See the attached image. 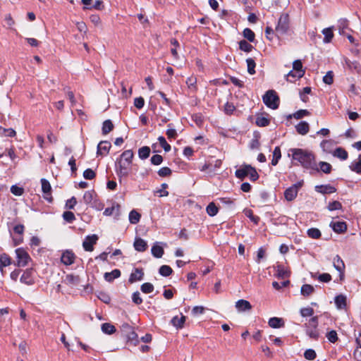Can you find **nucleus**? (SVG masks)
Here are the masks:
<instances>
[{
    "mask_svg": "<svg viewBox=\"0 0 361 361\" xmlns=\"http://www.w3.org/2000/svg\"><path fill=\"white\" fill-rule=\"evenodd\" d=\"M288 157H291L295 165H300L307 170L319 172L314 154L310 150L301 148H291L288 150Z\"/></svg>",
    "mask_w": 361,
    "mask_h": 361,
    "instance_id": "1",
    "label": "nucleus"
},
{
    "mask_svg": "<svg viewBox=\"0 0 361 361\" xmlns=\"http://www.w3.org/2000/svg\"><path fill=\"white\" fill-rule=\"evenodd\" d=\"M318 317H312L307 323L305 324V333L312 339L317 341L320 336L318 329Z\"/></svg>",
    "mask_w": 361,
    "mask_h": 361,
    "instance_id": "2",
    "label": "nucleus"
},
{
    "mask_svg": "<svg viewBox=\"0 0 361 361\" xmlns=\"http://www.w3.org/2000/svg\"><path fill=\"white\" fill-rule=\"evenodd\" d=\"M262 99L265 105L272 109H276L279 106V97L273 90L267 91Z\"/></svg>",
    "mask_w": 361,
    "mask_h": 361,
    "instance_id": "3",
    "label": "nucleus"
},
{
    "mask_svg": "<svg viewBox=\"0 0 361 361\" xmlns=\"http://www.w3.org/2000/svg\"><path fill=\"white\" fill-rule=\"evenodd\" d=\"M290 27V18L288 13H282L278 20L276 26V32L279 35H285L287 33Z\"/></svg>",
    "mask_w": 361,
    "mask_h": 361,
    "instance_id": "4",
    "label": "nucleus"
},
{
    "mask_svg": "<svg viewBox=\"0 0 361 361\" xmlns=\"http://www.w3.org/2000/svg\"><path fill=\"white\" fill-rule=\"evenodd\" d=\"M15 252L17 258L15 265L18 267H23L27 265L29 261L31 260L27 252L23 247L17 248Z\"/></svg>",
    "mask_w": 361,
    "mask_h": 361,
    "instance_id": "5",
    "label": "nucleus"
},
{
    "mask_svg": "<svg viewBox=\"0 0 361 361\" xmlns=\"http://www.w3.org/2000/svg\"><path fill=\"white\" fill-rule=\"evenodd\" d=\"M115 166L116 174L120 179L128 176L131 164L117 159Z\"/></svg>",
    "mask_w": 361,
    "mask_h": 361,
    "instance_id": "6",
    "label": "nucleus"
},
{
    "mask_svg": "<svg viewBox=\"0 0 361 361\" xmlns=\"http://www.w3.org/2000/svg\"><path fill=\"white\" fill-rule=\"evenodd\" d=\"M20 281L21 283L31 286L35 283L34 279V270L32 268L26 269L22 276H20Z\"/></svg>",
    "mask_w": 361,
    "mask_h": 361,
    "instance_id": "7",
    "label": "nucleus"
},
{
    "mask_svg": "<svg viewBox=\"0 0 361 361\" xmlns=\"http://www.w3.org/2000/svg\"><path fill=\"white\" fill-rule=\"evenodd\" d=\"M98 236L95 234L86 237L82 243V247L85 251L91 252L94 249V245L97 243Z\"/></svg>",
    "mask_w": 361,
    "mask_h": 361,
    "instance_id": "8",
    "label": "nucleus"
},
{
    "mask_svg": "<svg viewBox=\"0 0 361 361\" xmlns=\"http://www.w3.org/2000/svg\"><path fill=\"white\" fill-rule=\"evenodd\" d=\"M41 184H42V190L44 193V198L49 202L52 201V197H51V187L49 183V182L45 179L42 178L41 179Z\"/></svg>",
    "mask_w": 361,
    "mask_h": 361,
    "instance_id": "9",
    "label": "nucleus"
},
{
    "mask_svg": "<svg viewBox=\"0 0 361 361\" xmlns=\"http://www.w3.org/2000/svg\"><path fill=\"white\" fill-rule=\"evenodd\" d=\"M75 259V254L70 250H66L61 255V261L65 265H71L74 263Z\"/></svg>",
    "mask_w": 361,
    "mask_h": 361,
    "instance_id": "10",
    "label": "nucleus"
},
{
    "mask_svg": "<svg viewBox=\"0 0 361 361\" xmlns=\"http://www.w3.org/2000/svg\"><path fill=\"white\" fill-rule=\"evenodd\" d=\"M111 145L109 141H101L97 145V155H106L109 153Z\"/></svg>",
    "mask_w": 361,
    "mask_h": 361,
    "instance_id": "11",
    "label": "nucleus"
},
{
    "mask_svg": "<svg viewBox=\"0 0 361 361\" xmlns=\"http://www.w3.org/2000/svg\"><path fill=\"white\" fill-rule=\"evenodd\" d=\"M314 188L317 192L323 195L331 194L336 191V188L330 184L316 185Z\"/></svg>",
    "mask_w": 361,
    "mask_h": 361,
    "instance_id": "12",
    "label": "nucleus"
},
{
    "mask_svg": "<svg viewBox=\"0 0 361 361\" xmlns=\"http://www.w3.org/2000/svg\"><path fill=\"white\" fill-rule=\"evenodd\" d=\"M332 155L342 161H345L348 158V152L343 147H338L332 152Z\"/></svg>",
    "mask_w": 361,
    "mask_h": 361,
    "instance_id": "13",
    "label": "nucleus"
},
{
    "mask_svg": "<svg viewBox=\"0 0 361 361\" xmlns=\"http://www.w3.org/2000/svg\"><path fill=\"white\" fill-rule=\"evenodd\" d=\"M249 164H243L240 169L235 171V176L241 180H243L246 176H248L249 174Z\"/></svg>",
    "mask_w": 361,
    "mask_h": 361,
    "instance_id": "14",
    "label": "nucleus"
},
{
    "mask_svg": "<svg viewBox=\"0 0 361 361\" xmlns=\"http://www.w3.org/2000/svg\"><path fill=\"white\" fill-rule=\"evenodd\" d=\"M235 307L239 312H245L250 310L252 305L249 301L241 299L235 302Z\"/></svg>",
    "mask_w": 361,
    "mask_h": 361,
    "instance_id": "15",
    "label": "nucleus"
},
{
    "mask_svg": "<svg viewBox=\"0 0 361 361\" xmlns=\"http://www.w3.org/2000/svg\"><path fill=\"white\" fill-rule=\"evenodd\" d=\"M133 246L135 250L137 252H144L148 247L147 242L140 238H135Z\"/></svg>",
    "mask_w": 361,
    "mask_h": 361,
    "instance_id": "16",
    "label": "nucleus"
},
{
    "mask_svg": "<svg viewBox=\"0 0 361 361\" xmlns=\"http://www.w3.org/2000/svg\"><path fill=\"white\" fill-rule=\"evenodd\" d=\"M293 69L297 72L298 79L301 78L305 73V71L302 68V63L300 60H295L293 63Z\"/></svg>",
    "mask_w": 361,
    "mask_h": 361,
    "instance_id": "17",
    "label": "nucleus"
},
{
    "mask_svg": "<svg viewBox=\"0 0 361 361\" xmlns=\"http://www.w3.org/2000/svg\"><path fill=\"white\" fill-rule=\"evenodd\" d=\"M334 232L337 233H344L347 230V225L344 221H336L331 224Z\"/></svg>",
    "mask_w": 361,
    "mask_h": 361,
    "instance_id": "18",
    "label": "nucleus"
},
{
    "mask_svg": "<svg viewBox=\"0 0 361 361\" xmlns=\"http://www.w3.org/2000/svg\"><path fill=\"white\" fill-rule=\"evenodd\" d=\"M295 130L298 134L305 135L309 132L310 126L306 121H300L295 126Z\"/></svg>",
    "mask_w": 361,
    "mask_h": 361,
    "instance_id": "19",
    "label": "nucleus"
},
{
    "mask_svg": "<svg viewBox=\"0 0 361 361\" xmlns=\"http://www.w3.org/2000/svg\"><path fill=\"white\" fill-rule=\"evenodd\" d=\"M121 271L118 269H114L111 272H106L104 274L105 281L108 282H112L114 279H118L121 276Z\"/></svg>",
    "mask_w": 361,
    "mask_h": 361,
    "instance_id": "20",
    "label": "nucleus"
},
{
    "mask_svg": "<svg viewBox=\"0 0 361 361\" xmlns=\"http://www.w3.org/2000/svg\"><path fill=\"white\" fill-rule=\"evenodd\" d=\"M143 276L144 272L142 269L136 268L135 269L134 271L131 273L129 278V282L134 283L136 281H141L143 278Z\"/></svg>",
    "mask_w": 361,
    "mask_h": 361,
    "instance_id": "21",
    "label": "nucleus"
},
{
    "mask_svg": "<svg viewBox=\"0 0 361 361\" xmlns=\"http://www.w3.org/2000/svg\"><path fill=\"white\" fill-rule=\"evenodd\" d=\"M349 168L352 171L361 174V154L359 155L357 159L350 163Z\"/></svg>",
    "mask_w": 361,
    "mask_h": 361,
    "instance_id": "22",
    "label": "nucleus"
},
{
    "mask_svg": "<svg viewBox=\"0 0 361 361\" xmlns=\"http://www.w3.org/2000/svg\"><path fill=\"white\" fill-rule=\"evenodd\" d=\"M133 157V152L131 149H128L124 151L118 159L132 165Z\"/></svg>",
    "mask_w": 361,
    "mask_h": 361,
    "instance_id": "23",
    "label": "nucleus"
},
{
    "mask_svg": "<svg viewBox=\"0 0 361 361\" xmlns=\"http://www.w3.org/2000/svg\"><path fill=\"white\" fill-rule=\"evenodd\" d=\"M11 264V257L6 253L0 255V270L3 273L4 267H8Z\"/></svg>",
    "mask_w": 361,
    "mask_h": 361,
    "instance_id": "24",
    "label": "nucleus"
},
{
    "mask_svg": "<svg viewBox=\"0 0 361 361\" xmlns=\"http://www.w3.org/2000/svg\"><path fill=\"white\" fill-rule=\"evenodd\" d=\"M268 324L271 328H280L284 326V322L282 318L271 317L269 319Z\"/></svg>",
    "mask_w": 361,
    "mask_h": 361,
    "instance_id": "25",
    "label": "nucleus"
},
{
    "mask_svg": "<svg viewBox=\"0 0 361 361\" xmlns=\"http://www.w3.org/2000/svg\"><path fill=\"white\" fill-rule=\"evenodd\" d=\"M334 267L341 274H343L344 269H345V264H344L343 261L341 259V258L338 255H336L334 258Z\"/></svg>",
    "mask_w": 361,
    "mask_h": 361,
    "instance_id": "26",
    "label": "nucleus"
},
{
    "mask_svg": "<svg viewBox=\"0 0 361 361\" xmlns=\"http://www.w3.org/2000/svg\"><path fill=\"white\" fill-rule=\"evenodd\" d=\"M334 142L332 140H324L320 143V147L324 152H326L327 153H331V149L334 146Z\"/></svg>",
    "mask_w": 361,
    "mask_h": 361,
    "instance_id": "27",
    "label": "nucleus"
},
{
    "mask_svg": "<svg viewBox=\"0 0 361 361\" xmlns=\"http://www.w3.org/2000/svg\"><path fill=\"white\" fill-rule=\"evenodd\" d=\"M151 252L152 255L156 258H161L164 253L163 247L158 245L157 243L152 247Z\"/></svg>",
    "mask_w": 361,
    "mask_h": 361,
    "instance_id": "28",
    "label": "nucleus"
},
{
    "mask_svg": "<svg viewBox=\"0 0 361 361\" xmlns=\"http://www.w3.org/2000/svg\"><path fill=\"white\" fill-rule=\"evenodd\" d=\"M319 166V171H321L326 174H329L332 171V166L326 161H319L317 166Z\"/></svg>",
    "mask_w": 361,
    "mask_h": 361,
    "instance_id": "29",
    "label": "nucleus"
},
{
    "mask_svg": "<svg viewBox=\"0 0 361 361\" xmlns=\"http://www.w3.org/2000/svg\"><path fill=\"white\" fill-rule=\"evenodd\" d=\"M298 192L293 188L289 187L284 192V196L286 200L292 201L297 197Z\"/></svg>",
    "mask_w": 361,
    "mask_h": 361,
    "instance_id": "30",
    "label": "nucleus"
},
{
    "mask_svg": "<svg viewBox=\"0 0 361 361\" xmlns=\"http://www.w3.org/2000/svg\"><path fill=\"white\" fill-rule=\"evenodd\" d=\"M114 129V124L108 119L103 122L102 131L103 135H107Z\"/></svg>",
    "mask_w": 361,
    "mask_h": 361,
    "instance_id": "31",
    "label": "nucleus"
},
{
    "mask_svg": "<svg viewBox=\"0 0 361 361\" xmlns=\"http://www.w3.org/2000/svg\"><path fill=\"white\" fill-rule=\"evenodd\" d=\"M335 304L339 309L343 308L346 305V298L343 295H338L335 297Z\"/></svg>",
    "mask_w": 361,
    "mask_h": 361,
    "instance_id": "32",
    "label": "nucleus"
},
{
    "mask_svg": "<svg viewBox=\"0 0 361 361\" xmlns=\"http://www.w3.org/2000/svg\"><path fill=\"white\" fill-rule=\"evenodd\" d=\"M207 213L210 216H214L217 214L219 212V208L214 202H210L207 208H206Z\"/></svg>",
    "mask_w": 361,
    "mask_h": 361,
    "instance_id": "33",
    "label": "nucleus"
},
{
    "mask_svg": "<svg viewBox=\"0 0 361 361\" xmlns=\"http://www.w3.org/2000/svg\"><path fill=\"white\" fill-rule=\"evenodd\" d=\"M150 154V148L147 146H144L138 149V156L141 159H145L149 157Z\"/></svg>",
    "mask_w": 361,
    "mask_h": 361,
    "instance_id": "34",
    "label": "nucleus"
},
{
    "mask_svg": "<svg viewBox=\"0 0 361 361\" xmlns=\"http://www.w3.org/2000/svg\"><path fill=\"white\" fill-rule=\"evenodd\" d=\"M281 157V149L279 147H276L273 151V158L271 160V164L273 166H276L278 164Z\"/></svg>",
    "mask_w": 361,
    "mask_h": 361,
    "instance_id": "35",
    "label": "nucleus"
},
{
    "mask_svg": "<svg viewBox=\"0 0 361 361\" xmlns=\"http://www.w3.org/2000/svg\"><path fill=\"white\" fill-rule=\"evenodd\" d=\"M141 215L135 209L132 210L129 214V221L132 224H136L140 221Z\"/></svg>",
    "mask_w": 361,
    "mask_h": 361,
    "instance_id": "36",
    "label": "nucleus"
},
{
    "mask_svg": "<svg viewBox=\"0 0 361 361\" xmlns=\"http://www.w3.org/2000/svg\"><path fill=\"white\" fill-rule=\"evenodd\" d=\"M322 34L324 35V42L325 43L330 42L334 37L333 30L331 27L324 28L322 30Z\"/></svg>",
    "mask_w": 361,
    "mask_h": 361,
    "instance_id": "37",
    "label": "nucleus"
},
{
    "mask_svg": "<svg viewBox=\"0 0 361 361\" xmlns=\"http://www.w3.org/2000/svg\"><path fill=\"white\" fill-rule=\"evenodd\" d=\"M276 277L280 279H284L289 276V274L287 270L285 269L282 265H278L276 267Z\"/></svg>",
    "mask_w": 361,
    "mask_h": 361,
    "instance_id": "38",
    "label": "nucleus"
},
{
    "mask_svg": "<svg viewBox=\"0 0 361 361\" xmlns=\"http://www.w3.org/2000/svg\"><path fill=\"white\" fill-rule=\"evenodd\" d=\"M239 48L240 50L247 53L254 49L253 46L245 39L240 41Z\"/></svg>",
    "mask_w": 361,
    "mask_h": 361,
    "instance_id": "39",
    "label": "nucleus"
},
{
    "mask_svg": "<svg viewBox=\"0 0 361 361\" xmlns=\"http://www.w3.org/2000/svg\"><path fill=\"white\" fill-rule=\"evenodd\" d=\"M102 331L106 334H112L116 331V328L114 325L109 323H104L102 324Z\"/></svg>",
    "mask_w": 361,
    "mask_h": 361,
    "instance_id": "40",
    "label": "nucleus"
},
{
    "mask_svg": "<svg viewBox=\"0 0 361 361\" xmlns=\"http://www.w3.org/2000/svg\"><path fill=\"white\" fill-rule=\"evenodd\" d=\"M301 294L304 296H309L314 291V288L310 284H304L301 287Z\"/></svg>",
    "mask_w": 361,
    "mask_h": 361,
    "instance_id": "41",
    "label": "nucleus"
},
{
    "mask_svg": "<svg viewBox=\"0 0 361 361\" xmlns=\"http://www.w3.org/2000/svg\"><path fill=\"white\" fill-rule=\"evenodd\" d=\"M307 234L310 238L313 239H318L322 235L321 231L316 228H309L307 231Z\"/></svg>",
    "mask_w": 361,
    "mask_h": 361,
    "instance_id": "42",
    "label": "nucleus"
},
{
    "mask_svg": "<svg viewBox=\"0 0 361 361\" xmlns=\"http://www.w3.org/2000/svg\"><path fill=\"white\" fill-rule=\"evenodd\" d=\"M247 66V72L250 75H253L255 73V67L256 63L255 60L252 58H248L246 59Z\"/></svg>",
    "mask_w": 361,
    "mask_h": 361,
    "instance_id": "43",
    "label": "nucleus"
},
{
    "mask_svg": "<svg viewBox=\"0 0 361 361\" xmlns=\"http://www.w3.org/2000/svg\"><path fill=\"white\" fill-rule=\"evenodd\" d=\"M185 321V317L184 316L182 315L180 317L176 316L171 319V323L178 328H182Z\"/></svg>",
    "mask_w": 361,
    "mask_h": 361,
    "instance_id": "44",
    "label": "nucleus"
},
{
    "mask_svg": "<svg viewBox=\"0 0 361 361\" xmlns=\"http://www.w3.org/2000/svg\"><path fill=\"white\" fill-rule=\"evenodd\" d=\"M172 269L168 265H162L159 269V273L163 276H169L172 274Z\"/></svg>",
    "mask_w": 361,
    "mask_h": 361,
    "instance_id": "45",
    "label": "nucleus"
},
{
    "mask_svg": "<svg viewBox=\"0 0 361 361\" xmlns=\"http://www.w3.org/2000/svg\"><path fill=\"white\" fill-rule=\"evenodd\" d=\"M243 37L246 38L249 42H252L255 40V35L254 32L250 28H245L243 32Z\"/></svg>",
    "mask_w": 361,
    "mask_h": 361,
    "instance_id": "46",
    "label": "nucleus"
},
{
    "mask_svg": "<svg viewBox=\"0 0 361 361\" xmlns=\"http://www.w3.org/2000/svg\"><path fill=\"white\" fill-rule=\"evenodd\" d=\"M255 123L259 127H265L269 125L270 121L264 116H257L256 118Z\"/></svg>",
    "mask_w": 361,
    "mask_h": 361,
    "instance_id": "47",
    "label": "nucleus"
},
{
    "mask_svg": "<svg viewBox=\"0 0 361 361\" xmlns=\"http://www.w3.org/2000/svg\"><path fill=\"white\" fill-rule=\"evenodd\" d=\"M127 341L136 345L139 343L137 334L133 331H130L127 335Z\"/></svg>",
    "mask_w": 361,
    "mask_h": 361,
    "instance_id": "48",
    "label": "nucleus"
},
{
    "mask_svg": "<svg viewBox=\"0 0 361 361\" xmlns=\"http://www.w3.org/2000/svg\"><path fill=\"white\" fill-rule=\"evenodd\" d=\"M66 281L68 284L78 285L80 281V278L78 276L68 274L66 277Z\"/></svg>",
    "mask_w": 361,
    "mask_h": 361,
    "instance_id": "49",
    "label": "nucleus"
},
{
    "mask_svg": "<svg viewBox=\"0 0 361 361\" xmlns=\"http://www.w3.org/2000/svg\"><path fill=\"white\" fill-rule=\"evenodd\" d=\"M157 173L160 177H168L171 175L172 171L170 168H169L167 166H164V167L161 168L157 171Z\"/></svg>",
    "mask_w": 361,
    "mask_h": 361,
    "instance_id": "50",
    "label": "nucleus"
},
{
    "mask_svg": "<svg viewBox=\"0 0 361 361\" xmlns=\"http://www.w3.org/2000/svg\"><path fill=\"white\" fill-rule=\"evenodd\" d=\"M300 313L303 317H312L314 314V310L310 307H303L300 309Z\"/></svg>",
    "mask_w": 361,
    "mask_h": 361,
    "instance_id": "51",
    "label": "nucleus"
},
{
    "mask_svg": "<svg viewBox=\"0 0 361 361\" xmlns=\"http://www.w3.org/2000/svg\"><path fill=\"white\" fill-rule=\"evenodd\" d=\"M311 92V88L310 87H305L302 89V90L300 92V97L301 100L304 102H307L308 100V97L307 94H309Z\"/></svg>",
    "mask_w": 361,
    "mask_h": 361,
    "instance_id": "52",
    "label": "nucleus"
},
{
    "mask_svg": "<svg viewBox=\"0 0 361 361\" xmlns=\"http://www.w3.org/2000/svg\"><path fill=\"white\" fill-rule=\"evenodd\" d=\"M159 142L161 147L164 149L165 152H169L171 149V145L167 143L166 139L163 136H159L158 137Z\"/></svg>",
    "mask_w": 361,
    "mask_h": 361,
    "instance_id": "53",
    "label": "nucleus"
},
{
    "mask_svg": "<svg viewBox=\"0 0 361 361\" xmlns=\"http://www.w3.org/2000/svg\"><path fill=\"white\" fill-rule=\"evenodd\" d=\"M63 218L68 223H72L75 219L74 214L70 211L64 212L63 214Z\"/></svg>",
    "mask_w": 361,
    "mask_h": 361,
    "instance_id": "54",
    "label": "nucleus"
},
{
    "mask_svg": "<svg viewBox=\"0 0 361 361\" xmlns=\"http://www.w3.org/2000/svg\"><path fill=\"white\" fill-rule=\"evenodd\" d=\"M140 289L144 293H151L154 290V286L150 283H144Z\"/></svg>",
    "mask_w": 361,
    "mask_h": 361,
    "instance_id": "55",
    "label": "nucleus"
},
{
    "mask_svg": "<svg viewBox=\"0 0 361 361\" xmlns=\"http://www.w3.org/2000/svg\"><path fill=\"white\" fill-rule=\"evenodd\" d=\"M317 354L313 349H307L304 353V357L308 360H313L316 358Z\"/></svg>",
    "mask_w": 361,
    "mask_h": 361,
    "instance_id": "56",
    "label": "nucleus"
},
{
    "mask_svg": "<svg viewBox=\"0 0 361 361\" xmlns=\"http://www.w3.org/2000/svg\"><path fill=\"white\" fill-rule=\"evenodd\" d=\"M327 208L329 211L338 210L342 208V204L338 201H333L329 203Z\"/></svg>",
    "mask_w": 361,
    "mask_h": 361,
    "instance_id": "57",
    "label": "nucleus"
},
{
    "mask_svg": "<svg viewBox=\"0 0 361 361\" xmlns=\"http://www.w3.org/2000/svg\"><path fill=\"white\" fill-rule=\"evenodd\" d=\"M310 114V113L306 109H300L295 112L293 114V116L296 119H300L304 116H309Z\"/></svg>",
    "mask_w": 361,
    "mask_h": 361,
    "instance_id": "58",
    "label": "nucleus"
},
{
    "mask_svg": "<svg viewBox=\"0 0 361 361\" xmlns=\"http://www.w3.org/2000/svg\"><path fill=\"white\" fill-rule=\"evenodd\" d=\"M326 338L329 342L334 343L338 341L337 333L335 330H331L326 334Z\"/></svg>",
    "mask_w": 361,
    "mask_h": 361,
    "instance_id": "59",
    "label": "nucleus"
},
{
    "mask_svg": "<svg viewBox=\"0 0 361 361\" xmlns=\"http://www.w3.org/2000/svg\"><path fill=\"white\" fill-rule=\"evenodd\" d=\"M323 82L327 85H331L334 82V73L333 71H328L323 77Z\"/></svg>",
    "mask_w": 361,
    "mask_h": 361,
    "instance_id": "60",
    "label": "nucleus"
},
{
    "mask_svg": "<svg viewBox=\"0 0 361 361\" xmlns=\"http://www.w3.org/2000/svg\"><path fill=\"white\" fill-rule=\"evenodd\" d=\"M172 124L171 123H169L168 125V127L169 128L167 129L166 132V134L168 137L169 139H176L178 134H177V132L175 129L173 128H171Z\"/></svg>",
    "mask_w": 361,
    "mask_h": 361,
    "instance_id": "61",
    "label": "nucleus"
},
{
    "mask_svg": "<svg viewBox=\"0 0 361 361\" xmlns=\"http://www.w3.org/2000/svg\"><path fill=\"white\" fill-rule=\"evenodd\" d=\"M250 171H249V177L250 180L255 181L259 178V174L257 173L255 168L252 167L251 165L249 166Z\"/></svg>",
    "mask_w": 361,
    "mask_h": 361,
    "instance_id": "62",
    "label": "nucleus"
},
{
    "mask_svg": "<svg viewBox=\"0 0 361 361\" xmlns=\"http://www.w3.org/2000/svg\"><path fill=\"white\" fill-rule=\"evenodd\" d=\"M94 190H88L84 193L83 200L86 204H90L93 200Z\"/></svg>",
    "mask_w": 361,
    "mask_h": 361,
    "instance_id": "63",
    "label": "nucleus"
},
{
    "mask_svg": "<svg viewBox=\"0 0 361 361\" xmlns=\"http://www.w3.org/2000/svg\"><path fill=\"white\" fill-rule=\"evenodd\" d=\"M150 161L152 164L158 166L162 163L163 157L159 154H155L151 157Z\"/></svg>",
    "mask_w": 361,
    "mask_h": 361,
    "instance_id": "64",
    "label": "nucleus"
}]
</instances>
